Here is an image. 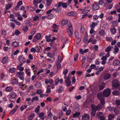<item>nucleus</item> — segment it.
<instances>
[{"instance_id": "34", "label": "nucleus", "mask_w": 120, "mask_h": 120, "mask_svg": "<svg viewBox=\"0 0 120 120\" xmlns=\"http://www.w3.org/2000/svg\"><path fill=\"white\" fill-rule=\"evenodd\" d=\"M112 94L115 95L117 96L119 95L120 93L119 91L115 90L112 93Z\"/></svg>"}, {"instance_id": "38", "label": "nucleus", "mask_w": 120, "mask_h": 120, "mask_svg": "<svg viewBox=\"0 0 120 120\" xmlns=\"http://www.w3.org/2000/svg\"><path fill=\"white\" fill-rule=\"evenodd\" d=\"M56 10L55 9L53 8L52 9H50L46 12V13L47 14H49L51 13L52 11H55Z\"/></svg>"}, {"instance_id": "19", "label": "nucleus", "mask_w": 120, "mask_h": 120, "mask_svg": "<svg viewBox=\"0 0 120 120\" xmlns=\"http://www.w3.org/2000/svg\"><path fill=\"white\" fill-rule=\"evenodd\" d=\"M105 85V83L103 82L101 83L99 86V90H103L104 88Z\"/></svg>"}, {"instance_id": "33", "label": "nucleus", "mask_w": 120, "mask_h": 120, "mask_svg": "<svg viewBox=\"0 0 120 120\" xmlns=\"http://www.w3.org/2000/svg\"><path fill=\"white\" fill-rule=\"evenodd\" d=\"M35 100H36L37 101H38L39 100V98L37 96H35L33 97L31 100V102H33Z\"/></svg>"}, {"instance_id": "50", "label": "nucleus", "mask_w": 120, "mask_h": 120, "mask_svg": "<svg viewBox=\"0 0 120 120\" xmlns=\"http://www.w3.org/2000/svg\"><path fill=\"white\" fill-rule=\"evenodd\" d=\"M40 108V106L38 105L35 109V111L36 113H37L39 111Z\"/></svg>"}, {"instance_id": "54", "label": "nucleus", "mask_w": 120, "mask_h": 120, "mask_svg": "<svg viewBox=\"0 0 120 120\" xmlns=\"http://www.w3.org/2000/svg\"><path fill=\"white\" fill-rule=\"evenodd\" d=\"M36 31V30L35 29H34L32 31H31L30 32V33L31 34V35L33 36L35 33Z\"/></svg>"}, {"instance_id": "22", "label": "nucleus", "mask_w": 120, "mask_h": 120, "mask_svg": "<svg viewBox=\"0 0 120 120\" xmlns=\"http://www.w3.org/2000/svg\"><path fill=\"white\" fill-rule=\"evenodd\" d=\"M113 53L115 54H117L119 51V49L118 47L116 45L115 46Z\"/></svg>"}, {"instance_id": "61", "label": "nucleus", "mask_w": 120, "mask_h": 120, "mask_svg": "<svg viewBox=\"0 0 120 120\" xmlns=\"http://www.w3.org/2000/svg\"><path fill=\"white\" fill-rule=\"evenodd\" d=\"M79 55L78 53H77L74 57V61H76L78 59V57Z\"/></svg>"}, {"instance_id": "6", "label": "nucleus", "mask_w": 120, "mask_h": 120, "mask_svg": "<svg viewBox=\"0 0 120 120\" xmlns=\"http://www.w3.org/2000/svg\"><path fill=\"white\" fill-rule=\"evenodd\" d=\"M67 4L66 3H63V2H60L58 3V6L60 7L61 6L64 8H66L67 7Z\"/></svg>"}, {"instance_id": "9", "label": "nucleus", "mask_w": 120, "mask_h": 120, "mask_svg": "<svg viewBox=\"0 0 120 120\" xmlns=\"http://www.w3.org/2000/svg\"><path fill=\"white\" fill-rule=\"evenodd\" d=\"M64 82L68 87L70 86L71 84V81L70 80V78L69 76H68L66 79H65Z\"/></svg>"}, {"instance_id": "13", "label": "nucleus", "mask_w": 120, "mask_h": 120, "mask_svg": "<svg viewBox=\"0 0 120 120\" xmlns=\"http://www.w3.org/2000/svg\"><path fill=\"white\" fill-rule=\"evenodd\" d=\"M18 108V106L17 105H16L15 106V107L11 110L10 112V114L11 115H13L16 111Z\"/></svg>"}, {"instance_id": "4", "label": "nucleus", "mask_w": 120, "mask_h": 120, "mask_svg": "<svg viewBox=\"0 0 120 120\" xmlns=\"http://www.w3.org/2000/svg\"><path fill=\"white\" fill-rule=\"evenodd\" d=\"M41 33H38L34 36L32 40V42H36L38 41V40L41 38Z\"/></svg>"}, {"instance_id": "64", "label": "nucleus", "mask_w": 120, "mask_h": 120, "mask_svg": "<svg viewBox=\"0 0 120 120\" xmlns=\"http://www.w3.org/2000/svg\"><path fill=\"white\" fill-rule=\"evenodd\" d=\"M113 17L112 16H109L106 17V19L109 21H111L112 20Z\"/></svg>"}, {"instance_id": "40", "label": "nucleus", "mask_w": 120, "mask_h": 120, "mask_svg": "<svg viewBox=\"0 0 120 120\" xmlns=\"http://www.w3.org/2000/svg\"><path fill=\"white\" fill-rule=\"evenodd\" d=\"M41 48L40 46L39 47L38 46H36L35 47L36 52H39L40 51V48Z\"/></svg>"}, {"instance_id": "11", "label": "nucleus", "mask_w": 120, "mask_h": 120, "mask_svg": "<svg viewBox=\"0 0 120 120\" xmlns=\"http://www.w3.org/2000/svg\"><path fill=\"white\" fill-rule=\"evenodd\" d=\"M90 9L91 8L89 6H87L83 10L82 13L83 14L87 13L90 11Z\"/></svg>"}, {"instance_id": "59", "label": "nucleus", "mask_w": 120, "mask_h": 120, "mask_svg": "<svg viewBox=\"0 0 120 120\" xmlns=\"http://www.w3.org/2000/svg\"><path fill=\"white\" fill-rule=\"evenodd\" d=\"M24 73L23 72H17V74L18 76L23 75V74Z\"/></svg>"}, {"instance_id": "35", "label": "nucleus", "mask_w": 120, "mask_h": 120, "mask_svg": "<svg viewBox=\"0 0 120 120\" xmlns=\"http://www.w3.org/2000/svg\"><path fill=\"white\" fill-rule=\"evenodd\" d=\"M22 1H20L19 2H18L15 8V10H17V9L19 7V6L22 5Z\"/></svg>"}, {"instance_id": "27", "label": "nucleus", "mask_w": 120, "mask_h": 120, "mask_svg": "<svg viewBox=\"0 0 120 120\" xmlns=\"http://www.w3.org/2000/svg\"><path fill=\"white\" fill-rule=\"evenodd\" d=\"M108 110L112 112H114L115 111V108L114 107H107Z\"/></svg>"}, {"instance_id": "53", "label": "nucleus", "mask_w": 120, "mask_h": 120, "mask_svg": "<svg viewBox=\"0 0 120 120\" xmlns=\"http://www.w3.org/2000/svg\"><path fill=\"white\" fill-rule=\"evenodd\" d=\"M74 35L75 36V38L76 39L79 38V34L78 33L77 31H75L74 33Z\"/></svg>"}, {"instance_id": "3", "label": "nucleus", "mask_w": 120, "mask_h": 120, "mask_svg": "<svg viewBox=\"0 0 120 120\" xmlns=\"http://www.w3.org/2000/svg\"><path fill=\"white\" fill-rule=\"evenodd\" d=\"M97 96L98 98L100 101L101 104L104 105L105 104V101L104 97L102 96V95L100 93H98Z\"/></svg>"}, {"instance_id": "39", "label": "nucleus", "mask_w": 120, "mask_h": 120, "mask_svg": "<svg viewBox=\"0 0 120 120\" xmlns=\"http://www.w3.org/2000/svg\"><path fill=\"white\" fill-rule=\"evenodd\" d=\"M113 114H110L108 116V119L109 120H112L114 118Z\"/></svg>"}, {"instance_id": "24", "label": "nucleus", "mask_w": 120, "mask_h": 120, "mask_svg": "<svg viewBox=\"0 0 120 120\" xmlns=\"http://www.w3.org/2000/svg\"><path fill=\"white\" fill-rule=\"evenodd\" d=\"M64 89V88L62 86H59V89H57L56 90V92L59 93H61Z\"/></svg>"}, {"instance_id": "43", "label": "nucleus", "mask_w": 120, "mask_h": 120, "mask_svg": "<svg viewBox=\"0 0 120 120\" xmlns=\"http://www.w3.org/2000/svg\"><path fill=\"white\" fill-rule=\"evenodd\" d=\"M112 47L110 46H109L107 47L106 49H105V51L106 52H109L110 51Z\"/></svg>"}, {"instance_id": "12", "label": "nucleus", "mask_w": 120, "mask_h": 120, "mask_svg": "<svg viewBox=\"0 0 120 120\" xmlns=\"http://www.w3.org/2000/svg\"><path fill=\"white\" fill-rule=\"evenodd\" d=\"M67 31L70 37H71L73 35V30L72 28H71L70 29H67Z\"/></svg>"}, {"instance_id": "16", "label": "nucleus", "mask_w": 120, "mask_h": 120, "mask_svg": "<svg viewBox=\"0 0 120 120\" xmlns=\"http://www.w3.org/2000/svg\"><path fill=\"white\" fill-rule=\"evenodd\" d=\"M53 79L51 78H49V79H46L45 83L46 84L49 83L50 84H52L53 83Z\"/></svg>"}, {"instance_id": "45", "label": "nucleus", "mask_w": 120, "mask_h": 120, "mask_svg": "<svg viewBox=\"0 0 120 120\" xmlns=\"http://www.w3.org/2000/svg\"><path fill=\"white\" fill-rule=\"evenodd\" d=\"M80 114L79 112H76L74 113L73 114V116L75 117H76L79 116Z\"/></svg>"}, {"instance_id": "49", "label": "nucleus", "mask_w": 120, "mask_h": 120, "mask_svg": "<svg viewBox=\"0 0 120 120\" xmlns=\"http://www.w3.org/2000/svg\"><path fill=\"white\" fill-rule=\"evenodd\" d=\"M119 5L118 4H116L115 6V8L116 10H117V11L118 12L120 13V8L117 9Z\"/></svg>"}, {"instance_id": "42", "label": "nucleus", "mask_w": 120, "mask_h": 120, "mask_svg": "<svg viewBox=\"0 0 120 120\" xmlns=\"http://www.w3.org/2000/svg\"><path fill=\"white\" fill-rule=\"evenodd\" d=\"M98 119L100 120H105V116L102 115L98 117Z\"/></svg>"}, {"instance_id": "20", "label": "nucleus", "mask_w": 120, "mask_h": 120, "mask_svg": "<svg viewBox=\"0 0 120 120\" xmlns=\"http://www.w3.org/2000/svg\"><path fill=\"white\" fill-rule=\"evenodd\" d=\"M110 77V75L108 73H106L105 74L104 76V79H109Z\"/></svg>"}, {"instance_id": "29", "label": "nucleus", "mask_w": 120, "mask_h": 120, "mask_svg": "<svg viewBox=\"0 0 120 120\" xmlns=\"http://www.w3.org/2000/svg\"><path fill=\"white\" fill-rule=\"evenodd\" d=\"M5 89L7 92H10L13 90V88L11 86H7L5 88Z\"/></svg>"}, {"instance_id": "21", "label": "nucleus", "mask_w": 120, "mask_h": 120, "mask_svg": "<svg viewBox=\"0 0 120 120\" xmlns=\"http://www.w3.org/2000/svg\"><path fill=\"white\" fill-rule=\"evenodd\" d=\"M8 57L7 56L4 57L2 60V63L4 64H5L8 60Z\"/></svg>"}, {"instance_id": "30", "label": "nucleus", "mask_w": 120, "mask_h": 120, "mask_svg": "<svg viewBox=\"0 0 120 120\" xmlns=\"http://www.w3.org/2000/svg\"><path fill=\"white\" fill-rule=\"evenodd\" d=\"M11 83L13 84H17L18 83V80L16 79H13L11 80Z\"/></svg>"}, {"instance_id": "48", "label": "nucleus", "mask_w": 120, "mask_h": 120, "mask_svg": "<svg viewBox=\"0 0 120 120\" xmlns=\"http://www.w3.org/2000/svg\"><path fill=\"white\" fill-rule=\"evenodd\" d=\"M39 17L37 16H35L33 18V20L34 21H36L37 20H38L39 19Z\"/></svg>"}, {"instance_id": "58", "label": "nucleus", "mask_w": 120, "mask_h": 120, "mask_svg": "<svg viewBox=\"0 0 120 120\" xmlns=\"http://www.w3.org/2000/svg\"><path fill=\"white\" fill-rule=\"evenodd\" d=\"M20 33V32L17 29H16L15 32V34L17 35H18Z\"/></svg>"}, {"instance_id": "25", "label": "nucleus", "mask_w": 120, "mask_h": 120, "mask_svg": "<svg viewBox=\"0 0 120 120\" xmlns=\"http://www.w3.org/2000/svg\"><path fill=\"white\" fill-rule=\"evenodd\" d=\"M97 110L96 109H92L91 115L92 117L94 116L95 115Z\"/></svg>"}, {"instance_id": "51", "label": "nucleus", "mask_w": 120, "mask_h": 120, "mask_svg": "<svg viewBox=\"0 0 120 120\" xmlns=\"http://www.w3.org/2000/svg\"><path fill=\"white\" fill-rule=\"evenodd\" d=\"M98 48V46L96 45H94V47L93 48V49H94L95 51H97Z\"/></svg>"}, {"instance_id": "55", "label": "nucleus", "mask_w": 120, "mask_h": 120, "mask_svg": "<svg viewBox=\"0 0 120 120\" xmlns=\"http://www.w3.org/2000/svg\"><path fill=\"white\" fill-rule=\"evenodd\" d=\"M86 59V57L85 56L82 57V62L83 64H84L85 62V60Z\"/></svg>"}, {"instance_id": "8", "label": "nucleus", "mask_w": 120, "mask_h": 120, "mask_svg": "<svg viewBox=\"0 0 120 120\" xmlns=\"http://www.w3.org/2000/svg\"><path fill=\"white\" fill-rule=\"evenodd\" d=\"M19 61L21 63L20 65L21 66H22L23 64L25 63L26 62L25 58L23 56H20L19 59Z\"/></svg>"}, {"instance_id": "57", "label": "nucleus", "mask_w": 120, "mask_h": 120, "mask_svg": "<svg viewBox=\"0 0 120 120\" xmlns=\"http://www.w3.org/2000/svg\"><path fill=\"white\" fill-rule=\"evenodd\" d=\"M58 25H57L56 24H53L52 25V27L53 29H56L58 28L59 27Z\"/></svg>"}, {"instance_id": "17", "label": "nucleus", "mask_w": 120, "mask_h": 120, "mask_svg": "<svg viewBox=\"0 0 120 120\" xmlns=\"http://www.w3.org/2000/svg\"><path fill=\"white\" fill-rule=\"evenodd\" d=\"M44 115V113L43 112H41L39 114L38 116L42 120H44L45 117Z\"/></svg>"}, {"instance_id": "36", "label": "nucleus", "mask_w": 120, "mask_h": 120, "mask_svg": "<svg viewBox=\"0 0 120 120\" xmlns=\"http://www.w3.org/2000/svg\"><path fill=\"white\" fill-rule=\"evenodd\" d=\"M68 21L66 20H63L61 22V23L62 26H64L67 24L68 23Z\"/></svg>"}, {"instance_id": "26", "label": "nucleus", "mask_w": 120, "mask_h": 120, "mask_svg": "<svg viewBox=\"0 0 120 120\" xmlns=\"http://www.w3.org/2000/svg\"><path fill=\"white\" fill-rule=\"evenodd\" d=\"M116 29L114 27H112L111 30L110 31L112 34H115L116 33Z\"/></svg>"}, {"instance_id": "15", "label": "nucleus", "mask_w": 120, "mask_h": 120, "mask_svg": "<svg viewBox=\"0 0 120 120\" xmlns=\"http://www.w3.org/2000/svg\"><path fill=\"white\" fill-rule=\"evenodd\" d=\"M17 96L16 94L14 92H12L10 93V98L12 99H14Z\"/></svg>"}, {"instance_id": "14", "label": "nucleus", "mask_w": 120, "mask_h": 120, "mask_svg": "<svg viewBox=\"0 0 120 120\" xmlns=\"http://www.w3.org/2000/svg\"><path fill=\"white\" fill-rule=\"evenodd\" d=\"M114 112L116 114H119L120 113V107L116 106L115 108V111Z\"/></svg>"}, {"instance_id": "18", "label": "nucleus", "mask_w": 120, "mask_h": 120, "mask_svg": "<svg viewBox=\"0 0 120 120\" xmlns=\"http://www.w3.org/2000/svg\"><path fill=\"white\" fill-rule=\"evenodd\" d=\"M55 17V16L51 13L48 14L46 17V18L49 19H51Z\"/></svg>"}, {"instance_id": "62", "label": "nucleus", "mask_w": 120, "mask_h": 120, "mask_svg": "<svg viewBox=\"0 0 120 120\" xmlns=\"http://www.w3.org/2000/svg\"><path fill=\"white\" fill-rule=\"evenodd\" d=\"M71 112V111L70 109H68L66 111V114L67 115H69Z\"/></svg>"}, {"instance_id": "37", "label": "nucleus", "mask_w": 120, "mask_h": 120, "mask_svg": "<svg viewBox=\"0 0 120 120\" xmlns=\"http://www.w3.org/2000/svg\"><path fill=\"white\" fill-rule=\"evenodd\" d=\"M99 33L100 35L102 36H104L105 34V31L103 30H101L100 31H99Z\"/></svg>"}, {"instance_id": "46", "label": "nucleus", "mask_w": 120, "mask_h": 120, "mask_svg": "<svg viewBox=\"0 0 120 120\" xmlns=\"http://www.w3.org/2000/svg\"><path fill=\"white\" fill-rule=\"evenodd\" d=\"M115 103L116 105L119 106L120 105V100H117L115 101Z\"/></svg>"}, {"instance_id": "5", "label": "nucleus", "mask_w": 120, "mask_h": 120, "mask_svg": "<svg viewBox=\"0 0 120 120\" xmlns=\"http://www.w3.org/2000/svg\"><path fill=\"white\" fill-rule=\"evenodd\" d=\"M62 60L61 59V57H59L56 63V65L57 66V68L58 70L61 67V64L60 63Z\"/></svg>"}, {"instance_id": "44", "label": "nucleus", "mask_w": 120, "mask_h": 120, "mask_svg": "<svg viewBox=\"0 0 120 120\" xmlns=\"http://www.w3.org/2000/svg\"><path fill=\"white\" fill-rule=\"evenodd\" d=\"M47 5L48 6H49L50 4L52 3V0H47Z\"/></svg>"}, {"instance_id": "32", "label": "nucleus", "mask_w": 120, "mask_h": 120, "mask_svg": "<svg viewBox=\"0 0 120 120\" xmlns=\"http://www.w3.org/2000/svg\"><path fill=\"white\" fill-rule=\"evenodd\" d=\"M11 45L13 47H18L19 45L18 42L16 41L13 42Z\"/></svg>"}, {"instance_id": "41", "label": "nucleus", "mask_w": 120, "mask_h": 120, "mask_svg": "<svg viewBox=\"0 0 120 120\" xmlns=\"http://www.w3.org/2000/svg\"><path fill=\"white\" fill-rule=\"evenodd\" d=\"M27 107V105H25L23 106H22L20 107V109L21 111H22L25 109Z\"/></svg>"}, {"instance_id": "31", "label": "nucleus", "mask_w": 120, "mask_h": 120, "mask_svg": "<svg viewBox=\"0 0 120 120\" xmlns=\"http://www.w3.org/2000/svg\"><path fill=\"white\" fill-rule=\"evenodd\" d=\"M16 70V69L14 68H9V71L11 73H14Z\"/></svg>"}, {"instance_id": "7", "label": "nucleus", "mask_w": 120, "mask_h": 120, "mask_svg": "<svg viewBox=\"0 0 120 120\" xmlns=\"http://www.w3.org/2000/svg\"><path fill=\"white\" fill-rule=\"evenodd\" d=\"M92 8L93 10L95 11L99 9L100 7L97 3L95 2L92 5Z\"/></svg>"}, {"instance_id": "2", "label": "nucleus", "mask_w": 120, "mask_h": 120, "mask_svg": "<svg viewBox=\"0 0 120 120\" xmlns=\"http://www.w3.org/2000/svg\"><path fill=\"white\" fill-rule=\"evenodd\" d=\"M111 93L110 90L108 88L105 89L103 91L102 94L101 93L102 96L104 97H107L110 95Z\"/></svg>"}, {"instance_id": "56", "label": "nucleus", "mask_w": 120, "mask_h": 120, "mask_svg": "<svg viewBox=\"0 0 120 120\" xmlns=\"http://www.w3.org/2000/svg\"><path fill=\"white\" fill-rule=\"evenodd\" d=\"M35 114L34 113H32L28 117H30V118L33 119L34 117L35 116Z\"/></svg>"}, {"instance_id": "52", "label": "nucleus", "mask_w": 120, "mask_h": 120, "mask_svg": "<svg viewBox=\"0 0 120 120\" xmlns=\"http://www.w3.org/2000/svg\"><path fill=\"white\" fill-rule=\"evenodd\" d=\"M74 11H72L68 13L67 14L69 16L70 15H74Z\"/></svg>"}, {"instance_id": "60", "label": "nucleus", "mask_w": 120, "mask_h": 120, "mask_svg": "<svg viewBox=\"0 0 120 120\" xmlns=\"http://www.w3.org/2000/svg\"><path fill=\"white\" fill-rule=\"evenodd\" d=\"M59 82V78H58L55 80V85H57Z\"/></svg>"}, {"instance_id": "28", "label": "nucleus", "mask_w": 120, "mask_h": 120, "mask_svg": "<svg viewBox=\"0 0 120 120\" xmlns=\"http://www.w3.org/2000/svg\"><path fill=\"white\" fill-rule=\"evenodd\" d=\"M120 64V62L117 59L114 60L113 62V64L114 65L117 66Z\"/></svg>"}, {"instance_id": "1", "label": "nucleus", "mask_w": 120, "mask_h": 120, "mask_svg": "<svg viewBox=\"0 0 120 120\" xmlns=\"http://www.w3.org/2000/svg\"><path fill=\"white\" fill-rule=\"evenodd\" d=\"M112 86L115 88H117L120 86V82L116 79H113L111 82Z\"/></svg>"}, {"instance_id": "23", "label": "nucleus", "mask_w": 120, "mask_h": 120, "mask_svg": "<svg viewBox=\"0 0 120 120\" xmlns=\"http://www.w3.org/2000/svg\"><path fill=\"white\" fill-rule=\"evenodd\" d=\"M103 105L100 104H98L96 106V109L98 111H99L103 107Z\"/></svg>"}, {"instance_id": "47", "label": "nucleus", "mask_w": 120, "mask_h": 120, "mask_svg": "<svg viewBox=\"0 0 120 120\" xmlns=\"http://www.w3.org/2000/svg\"><path fill=\"white\" fill-rule=\"evenodd\" d=\"M95 23L94 22H92L90 25V27L92 29H94L95 26Z\"/></svg>"}, {"instance_id": "63", "label": "nucleus", "mask_w": 120, "mask_h": 120, "mask_svg": "<svg viewBox=\"0 0 120 120\" xmlns=\"http://www.w3.org/2000/svg\"><path fill=\"white\" fill-rule=\"evenodd\" d=\"M85 31V29L84 26H81L80 30V31L81 33Z\"/></svg>"}, {"instance_id": "10", "label": "nucleus", "mask_w": 120, "mask_h": 120, "mask_svg": "<svg viewBox=\"0 0 120 120\" xmlns=\"http://www.w3.org/2000/svg\"><path fill=\"white\" fill-rule=\"evenodd\" d=\"M90 116L88 114L84 113L82 116V120H89Z\"/></svg>"}]
</instances>
